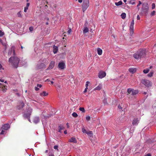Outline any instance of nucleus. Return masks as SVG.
<instances>
[{
  "mask_svg": "<svg viewBox=\"0 0 156 156\" xmlns=\"http://www.w3.org/2000/svg\"><path fill=\"white\" fill-rule=\"evenodd\" d=\"M87 133H87L88 134V135H90V134H92V132L91 131H89V132H87Z\"/></svg>",
  "mask_w": 156,
  "mask_h": 156,
  "instance_id": "nucleus-52",
  "label": "nucleus"
},
{
  "mask_svg": "<svg viewBox=\"0 0 156 156\" xmlns=\"http://www.w3.org/2000/svg\"><path fill=\"white\" fill-rule=\"evenodd\" d=\"M35 90L36 91H38L39 90V89L38 87H35L34 88Z\"/></svg>",
  "mask_w": 156,
  "mask_h": 156,
  "instance_id": "nucleus-49",
  "label": "nucleus"
},
{
  "mask_svg": "<svg viewBox=\"0 0 156 156\" xmlns=\"http://www.w3.org/2000/svg\"><path fill=\"white\" fill-rule=\"evenodd\" d=\"M0 69H4V68H3L2 66V65L0 63Z\"/></svg>",
  "mask_w": 156,
  "mask_h": 156,
  "instance_id": "nucleus-51",
  "label": "nucleus"
},
{
  "mask_svg": "<svg viewBox=\"0 0 156 156\" xmlns=\"http://www.w3.org/2000/svg\"><path fill=\"white\" fill-rule=\"evenodd\" d=\"M58 145H55L54 147V148L55 150H58Z\"/></svg>",
  "mask_w": 156,
  "mask_h": 156,
  "instance_id": "nucleus-44",
  "label": "nucleus"
},
{
  "mask_svg": "<svg viewBox=\"0 0 156 156\" xmlns=\"http://www.w3.org/2000/svg\"><path fill=\"white\" fill-rule=\"evenodd\" d=\"M144 156H151V155L150 153H148L147 154L145 155Z\"/></svg>",
  "mask_w": 156,
  "mask_h": 156,
  "instance_id": "nucleus-54",
  "label": "nucleus"
},
{
  "mask_svg": "<svg viewBox=\"0 0 156 156\" xmlns=\"http://www.w3.org/2000/svg\"><path fill=\"white\" fill-rule=\"evenodd\" d=\"M134 24V20H132L130 27V33L133 34V26Z\"/></svg>",
  "mask_w": 156,
  "mask_h": 156,
  "instance_id": "nucleus-9",
  "label": "nucleus"
},
{
  "mask_svg": "<svg viewBox=\"0 0 156 156\" xmlns=\"http://www.w3.org/2000/svg\"><path fill=\"white\" fill-rule=\"evenodd\" d=\"M5 132V131L3 130H2L1 132L0 133V134H4Z\"/></svg>",
  "mask_w": 156,
  "mask_h": 156,
  "instance_id": "nucleus-47",
  "label": "nucleus"
},
{
  "mask_svg": "<svg viewBox=\"0 0 156 156\" xmlns=\"http://www.w3.org/2000/svg\"><path fill=\"white\" fill-rule=\"evenodd\" d=\"M25 105L23 101H22L20 102V104L19 105H18L17 108L18 109L20 110V109H22L23 107H24Z\"/></svg>",
  "mask_w": 156,
  "mask_h": 156,
  "instance_id": "nucleus-12",
  "label": "nucleus"
},
{
  "mask_svg": "<svg viewBox=\"0 0 156 156\" xmlns=\"http://www.w3.org/2000/svg\"><path fill=\"white\" fill-rule=\"evenodd\" d=\"M71 32V29H70L68 31V34H70V33Z\"/></svg>",
  "mask_w": 156,
  "mask_h": 156,
  "instance_id": "nucleus-56",
  "label": "nucleus"
},
{
  "mask_svg": "<svg viewBox=\"0 0 156 156\" xmlns=\"http://www.w3.org/2000/svg\"><path fill=\"white\" fill-rule=\"evenodd\" d=\"M55 65V62L54 61H51L47 69L49 70L52 69L54 67Z\"/></svg>",
  "mask_w": 156,
  "mask_h": 156,
  "instance_id": "nucleus-14",
  "label": "nucleus"
},
{
  "mask_svg": "<svg viewBox=\"0 0 156 156\" xmlns=\"http://www.w3.org/2000/svg\"><path fill=\"white\" fill-rule=\"evenodd\" d=\"M0 81L2 82H4V80H3L0 79Z\"/></svg>",
  "mask_w": 156,
  "mask_h": 156,
  "instance_id": "nucleus-61",
  "label": "nucleus"
},
{
  "mask_svg": "<svg viewBox=\"0 0 156 156\" xmlns=\"http://www.w3.org/2000/svg\"><path fill=\"white\" fill-rule=\"evenodd\" d=\"M139 120L137 118H135L132 122V124L133 125H136L139 122Z\"/></svg>",
  "mask_w": 156,
  "mask_h": 156,
  "instance_id": "nucleus-13",
  "label": "nucleus"
},
{
  "mask_svg": "<svg viewBox=\"0 0 156 156\" xmlns=\"http://www.w3.org/2000/svg\"><path fill=\"white\" fill-rule=\"evenodd\" d=\"M102 50L99 48L97 49V53L98 55H101L102 54Z\"/></svg>",
  "mask_w": 156,
  "mask_h": 156,
  "instance_id": "nucleus-21",
  "label": "nucleus"
},
{
  "mask_svg": "<svg viewBox=\"0 0 156 156\" xmlns=\"http://www.w3.org/2000/svg\"><path fill=\"white\" fill-rule=\"evenodd\" d=\"M10 128V126L8 123L4 124L2 126V129L8 130Z\"/></svg>",
  "mask_w": 156,
  "mask_h": 156,
  "instance_id": "nucleus-10",
  "label": "nucleus"
},
{
  "mask_svg": "<svg viewBox=\"0 0 156 156\" xmlns=\"http://www.w3.org/2000/svg\"><path fill=\"white\" fill-rule=\"evenodd\" d=\"M146 55V51L144 50L140 49L133 54V57L136 59H138L143 57Z\"/></svg>",
  "mask_w": 156,
  "mask_h": 156,
  "instance_id": "nucleus-2",
  "label": "nucleus"
},
{
  "mask_svg": "<svg viewBox=\"0 0 156 156\" xmlns=\"http://www.w3.org/2000/svg\"><path fill=\"white\" fill-rule=\"evenodd\" d=\"M50 82L52 84H53V83H54V82L53 81H50Z\"/></svg>",
  "mask_w": 156,
  "mask_h": 156,
  "instance_id": "nucleus-64",
  "label": "nucleus"
},
{
  "mask_svg": "<svg viewBox=\"0 0 156 156\" xmlns=\"http://www.w3.org/2000/svg\"><path fill=\"white\" fill-rule=\"evenodd\" d=\"M102 85L101 84H99L98 87L95 88V90H100L101 88Z\"/></svg>",
  "mask_w": 156,
  "mask_h": 156,
  "instance_id": "nucleus-23",
  "label": "nucleus"
},
{
  "mask_svg": "<svg viewBox=\"0 0 156 156\" xmlns=\"http://www.w3.org/2000/svg\"><path fill=\"white\" fill-rule=\"evenodd\" d=\"M64 134H66L67 133L66 130L64 131Z\"/></svg>",
  "mask_w": 156,
  "mask_h": 156,
  "instance_id": "nucleus-60",
  "label": "nucleus"
},
{
  "mask_svg": "<svg viewBox=\"0 0 156 156\" xmlns=\"http://www.w3.org/2000/svg\"><path fill=\"white\" fill-rule=\"evenodd\" d=\"M72 116L74 117H76L78 116V115L77 113L75 112H74L72 114Z\"/></svg>",
  "mask_w": 156,
  "mask_h": 156,
  "instance_id": "nucleus-33",
  "label": "nucleus"
},
{
  "mask_svg": "<svg viewBox=\"0 0 156 156\" xmlns=\"http://www.w3.org/2000/svg\"><path fill=\"white\" fill-rule=\"evenodd\" d=\"M130 3L132 5H134L135 4V2H130Z\"/></svg>",
  "mask_w": 156,
  "mask_h": 156,
  "instance_id": "nucleus-57",
  "label": "nucleus"
},
{
  "mask_svg": "<svg viewBox=\"0 0 156 156\" xmlns=\"http://www.w3.org/2000/svg\"><path fill=\"white\" fill-rule=\"evenodd\" d=\"M12 52L13 53V54L14 55V54H15V51H14V50L13 49H12V48L11 49V50L10 52L9 51L8 52V54L9 55H11V53Z\"/></svg>",
  "mask_w": 156,
  "mask_h": 156,
  "instance_id": "nucleus-31",
  "label": "nucleus"
},
{
  "mask_svg": "<svg viewBox=\"0 0 156 156\" xmlns=\"http://www.w3.org/2000/svg\"><path fill=\"white\" fill-rule=\"evenodd\" d=\"M45 81H50V80L49 79H47L45 80Z\"/></svg>",
  "mask_w": 156,
  "mask_h": 156,
  "instance_id": "nucleus-63",
  "label": "nucleus"
},
{
  "mask_svg": "<svg viewBox=\"0 0 156 156\" xmlns=\"http://www.w3.org/2000/svg\"><path fill=\"white\" fill-rule=\"evenodd\" d=\"M68 141L71 143H77V141L76 138L74 137H72Z\"/></svg>",
  "mask_w": 156,
  "mask_h": 156,
  "instance_id": "nucleus-11",
  "label": "nucleus"
},
{
  "mask_svg": "<svg viewBox=\"0 0 156 156\" xmlns=\"http://www.w3.org/2000/svg\"><path fill=\"white\" fill-rule=\"evenodd\" d=\"M103 102L105 105L107 104V99L106 98H104L103 100Z\"/></svg>",
  "mask_w": 156,
  "mask_h": 156,
  "instance_id": "nucleus-35",
  "label": "nucleus"
},
{
  "mask_svg": "<svg viewBox=\"0 0 156 156\" xmlns=\"http://www.w3.org/2000/svg\"><path fill=\"white\" fill-rule=\"evenodd\" d=\"M4 34V32H2L1 30H0V37L3 36Z\"/></svg>",
  "mask_w": 156,
  "mask_h": 156,
  "instance_id": "nucleus-36",
  "label": "nucleus"
},
{
  "mask_svg": "<svg viewBox=\"0 0 156 156\" xmlns=\"http://www.w3.org/2000/svg\"><path fill=\"white\" fill-rule=\"evenodd\" d=\"M152 9H154L155 8V3H153L152 5Z\"/></svg>",
  "mask_w": 156,
  "mask_h": 156,
  "instance_id": "nucleus-39",
  "label": "nucleus"
},
{
  "mask_svg": "<svg viewBox=\"0 0 156 156\" xmlns=\"http://www.w3.org/2000/svg\"><path fill=\"white\" fill-rule=\"evenodd\" d=\"M155 11H153L151 13V16H154L155 15Z\"/></svg>",
  "mask_w": 156,
  "mask_h": 156,
  "instance_id": "nucleus-41",
  "label": "nucleus"
},
{
  "mask_svg": "<svg viewBox=\"0 0 156 156\" xmlns=\"http://www.w3.org/2000/svg\"><path fill=\"white\" fill-rule=\"evenodd\" d=\"M28 110L30 111V112L28 113H25L24 115V116L25 118H27L29 119L30 115H31V113L32 109L30 108H29L28 109Z\"/></svg>",
  "mask_w": 156,
  "mask_h": 156,
  "instance_id": "nucleus-7",
  "label": "nucleus"
},
{
  "mask_svg": "<svg viewBox=\"0 0 156 156\" xmlns=\"http://www.w3.org/2000/svg\"><path fill=\"white\" fill-rule=\"evenodd\" d=\"M17 16L19 17H21L22 15L21 14V11H20L17 13Z\"/></svg>",
  "mask_w": 156,
  "mask_h": 156,
  "instance_id": "nucleus-37",
  "label": "nucleus"
},
{
  "mask_svg": "<svg viewBox=\"0 0 156 156\" xmlns=\"http://www.w3.org/2000/svg\"><path fill=\"white\" fill-rule=\"evenodd\" d=\"M30 3H27L26 5V7L24 8V12H26L27 11V10L28 9V7L29 6Z\"/></svg>",
  "mask_w": 156,
  "mask_h": 156,
  "instance_id": "nucleus-24",
  "label": "nucleus"
},
{
  "mask_svg": "<svg viewBox=\"0 0 156 156\" xmlns=\"http://www.w3.org/2000/svg\"><path fill=\"white\" fill-rule=\"evenodd\" d=\"M53 52L54 54H56L57 53L58 51V47L55 45L53 46Z\"/></svg>",
  "mask_w": 156,
  "mask_h": 156,
  "instance_id": "nucleus-17",
  "label": "nucleus"
},
{
  "mask_svg": "<svg viewBox=\"0 0 156 156\" xmlns=\"http://www.w3.org/2000/svg\"><path fill=\"white\" fill-rule=\"evenodd\" d=\"M120 95L119 96V97L120 98H123L124 97V95H123V93L121 91L120 92Z\"/></svg>",
  "mask_w": 156,
  "mask_h": 156,
  "instance_id": "nucleus-34",
  "label": "nucleus"
},
{
  "mask_svg": "<svg viewBox=\"0 0 156 156\" xmlns=\"http://www.w3.org/2000/svg\"><path fill=\"white\" fill-rule=\"evenodd\" d=\"M149 70L150 69H145L143 70V72L144 73L146 74L147 73L149 72Z\"/></svg>",
  "mask_w": 156,
  "mask_h": 156,
  "instance_id": "nucleus-29",
  "label": "nucleus"
},
{
  "mask_svg": "<svg viewBox=\"0 0 156 156\" xmlns=\"http://www.w3.org/2000/svg\"><path fill=\"white\" fill-rule=\"evenodd\" d=\"M129 71L130 73H133L136 72V68H131L129 69Z\"/></svg>",
  "mask_w": 156,
  "mask_h": 156,
  "instance_id": "nucleus-16",
  "label": "nucleus"
},
{
  "mask_svg": "<svg viewBox=\"0 0 156 156\" xmlns=\"http://www.w3.org/2000/svg\"><path fill=\"white\" fill-rule=\"evenodd\" d=\"M141 4H142V3L141 2V1H139V3L137 5V7H138Z\"/></svg>",
  "mask_w": 156,
  "mask_h": 156,
  "instance_id": "nucleus-45",
  "label": "nucleus"
},
{
  "mask_svg": "<svg viewBox=\"0 0 156 156\" xmlns=\"http://www.w3.org/2000/svg\"><path fill=\"white\" fill-rule=\"evenodd\" d=\"M0 88L1 89V90H2L3 92H5L7 90V89L5 88V87L2 85L0 86Z\"/></svg>",
  "mask_w": 156,
  "mask_h": 156,
  "instance_id": "nucleus-18",
  "label": "nucleus"
},
{
  "mask_svg": "<svg viewBox=\"0 0 156 156\" xmlns=\"http://www.w3.org/2000/svg\"><path fill=\"white\" fill-rule=\"evenodd\" d=\"M137 20H140V17L139 15H138L137 16Z\"/></svg>",
  "mask_w": 156,
  "mask_h": 156,
  "instance_id": "nucleus-55",
  "label": "nucleus"
},
{
  "mask_svg": "<svg viewBox=\"0 0 156 156\" xmlns=\"http://www.w3.org/2000/svg\"><path fill=\"white\" fill-rule=\"evenodd\" d=\"M139 92L138 90H134L133 89L131 95H135L137 94Z\"/></svg>",
  "mask_w": 156,
  "mask_h": 156,
  "instance_id": "nucleus-19",
  "label": "nucleus"
},
{
  "mask_svg": "<svg viewBox=\"0 0 156 156\" xmlns=\"http://www.w3.org/2000/svg\"><path fill=\"white\" fill-rule=\"evenodd\" d=\"M49 156H54V155L53 154H51L49 155Z\"/></svg>",
  "mask_w": 156,
  "mask_h": 156,
  "instance_id": "nucleus-62",
  "label": "nucleus"
},
{
  "mask_svg": "<svg viewBox=\"0 0 156 156\" xmlns=\"http://www.w3.org/2000/svg\"><path fill=\"white\" fill-rule=\"evenodd\" d=\"M90 118L89 116H87L86 117V119L87 121H89L90 120Z\"/></svg>",
  "mask_w": 156,
  "mask_h": 156,
  "instance_id": "nucleus-43",
  "label": "nucleus"
},
{
  "mask_svg": "<svg viewBox=\"0 0 156 156\" xmlns=\"http://www.w3.org/2000/svg\"><path fill=\"white\" fill-rule=\"evenodd\" d=\"M89 0H84L82 5L83 10L84 12L89 7Z\"/></svg>",
  "mask_w": 156,
  "mask_h": 156,
  "instance_id": "nucleus-3",
  "label": "nucleus"
},
{
  "mask_svg": "<svg viewBox=\"0 0 156 156\" xmlns=\"http://www.w3.org/2000/svg\"><path fill=\"white\" fill-rule=\"evenodd\" d=\"M79 110L82 112H85V110L84 108L83 107H80L79 108Z\"/></svg>",
  "mask_w": 156,
  "mask_h": 156,
  "instance_id": "nucleus-32",
  "label": "nucleus"
},
{
  "mask_svg": "<svg viewBox=\"0 0 156 156\" xmlns=\"http://www.w3.org/2000/svg\"><path fill=\"white\" fill-rule=\"evenodd\" d=\"M121 16L122 19H124L126 17V14L125 13H123L121 15Z\"/></svg>",
  "mask_w": 156,
  "mask_h": 156,
  "instance_id": "nucleus-28",
  "label": "nucleus"
},
{
  "mask_svg": "<svg viewBox=\"0 0 156 156\" xmlns=\"http://www.w3.org/2000/svg\"><path fill=\"white\" fill-rule=\"evenodd\" d=\"M82 132H83V133H88L87 132V131L84 128H83L82 129Z\"/></svg>",
  "mask_w": 156,
  "mask_h": 156,
  "instance_id": "nucleus-38",
  "label": "nucleus"
},
{
  "mask_svg": "<svg viewBox=\"0 0 156 156\" xmlns=\"http://www.w3.org/2000/svg\"><path fill=\"white\" fill-rule=\"evenodd\" d=\"M142 11L146 13H147L148 10V4L147 3L143 4L142 8Z\"/></svg>",
  "mask_w": 156,
  "mask_h": 156,
  "instance_id": "nucleus-5",
  "label": "nucleus"
},
{
  "mask_svg": "<svg viewBox=\"0 0 156 156\" xmlns=\"http://www.w3.org/2000/svg\"><path fill=\"white\" fill-rule=\"evenodd\" d=\"M23 62V63L22 64L23 65H24L26 63V62Z\"/></svg>",
  "mask_w": 156,
  "mask_h": 156,
  "instance_id": "nucleus-59",
  "label": "nucleus"
},
{
  "mask_svg": "<svg viewBox=\"0 0 156 156\" xmlns=\"http://www.w3.org/2000/svg\"><path fill=\"white\" fill-rule=\"evenodd\" d=\"M29 30L30 31H32L34 30V28L32 27H29Z\"/></svg>",
  "mask_w": 156,
  "mask_h": 156,
  "instance_id": "nucleus-42",
  "label": "nucleus"
},
{
  "mask_svg": "<svg viewBox=\"0 0 156 156\" xmlns=\"http://www.w3.org/2000/svg\"><path fill=\"white\" fill-rule=\"evenodd\" d=\"M37 86L38 87H39L40 88H41L42 87V85L41 84H37Z\"/></svg>",
  "mask_w": 156,
  "mask_h": 156,
  "instance_id": "nucleus-48",
  "label": "nucleus"
},
{
  "mask_svg": "<svg viewBox=\"0 0 156 156\" xmlns=\"http://www.w3.org/2000/svg\"><path fill=\"white\" fill-rule=\"evenodd\" d=\"M20 61L19 58L17 57H11L9 60V62L13 67L16 68L18 67Z\"/></svg>",
  "mask_w": 156,
  "mask_h": 156,
  "instance_id": "nucleus-1",
  "label": "nucleus"
},
{
  "mask_svg": "<svg viewBox=\"0 0 156 156\" xmlns=\"http://www.w3.org/2000/svg\"><path fill=\"white\" fill-rule=\"evenodd\" d=\"M89 31V29L88 28L86 27H85L83 30V32L84 34H85L87 32H88Z\"/></svg>",
  "mask_w": 156,
  "mask_h": 156,
  "instance_id": "nucleus-25",
  "label": "nucleus"
},
{
  "mask_svg": "<svg viewBox=\"0 0 156 156\" xmlns=\"http://www.w3.org/2000/svg\"><path fill=\"white\" fill-rule=\"evenodd\" d=\"M90 83V82L89 81H87L86 82V85H85V86H86V87H88L89 85V84Z\"/></svg>",
  "mask_w": 156,
  "mask_h": 156,
  "instance_id": "nucleus-40",
  "label": "nucleus"
},
{
  "mask_svg": "<svg viewBox=\"0 0 156 156\" xmlns=\"http://www.w3.org/2000/svg\"><path fill=\"white\" fill-rule=\"evenodd\" d=\"M118 108H119V109H122V108L121 107V106L119 105L118 106Z\"/></svg>",
  "mask_w": 156,
  "mask_h": 156,
  "instance_id": "nucleus-53",
  "label": "nucleus"
},
{
  "mask_svg": "<svg viewBox=\"0 0 156 156\" xmlns=\"http://www.w3.org/2000/svg\"><path fill=\"white\" fill-rule=\"evenodd\" d=\"M133 90V89H132L131 88H129L127 90L128 93L129 94H130L131 93H132Z\"/></svg>",
  "mask_w": 156,
  "mask_h": 156,
  "instance_id": "nucleus-27",
  "label": "nucleus"
},
{
  "mask_svg": "<svg viewBox=\"0 0 156 156\" xmlns=\"http://www.w3.org/2000/svg\"><path fill=\"white\" fill-rule=\"evenodd\" d=\"M39 121V119L38 117H36L34 119V122L35 123H37Z\"/></svg>",
  "mask_w": 156,
  "mask_h": 156,
  "instance_id": "nucleus-22",
  "label": "nucleus"
},
{
  "mask_svg": "<svg viewBox=\"0 0 156 156\" xmlns=\"http://www.w3.org/2000/svg\"><path fill=\"white\" fill-rule=\"evenodd\" d=\"M64 128V127L61 124H60L58 125V132L59 133L62 132V130H63Z\"/></svg>",
  "mask_w": 156,
  "mask_h": 156,
  "instance_id": "nucleus-15",
  "label": "nucleus"
},
{
  "mask_svg": "<svg viewBox=\"0 0 156 156\" xmlns=\"http://www.w3.org/2000/svg\"><path fill=\"white\" fill-rule=\"evenodd\" d=\"M40 95L41 96H45L48 95V93L45 91H43L42 93H41Z\"/></svg>",
  "mask_w": 156,
  "mask_h": 156,
  "instance_id": "nucleus-20",
  "label": "nucleus"
},
{
  "mask_svg": "<svg viewBox=\"0 0 156 156\" xmlns=\"http://www.w3.org/2000/svg\"><path fill=\"white\" fill-rule=\"evenodd\" d=\"M141 82L147 87H149L152 85V83L151 82L147 80L143 79L141 80Z\"/></svg>",
  "mask_w": 156,
  "mask_h": 156,
  "instance_id": "nucleus-4",
  "label": "nucleus"
},
{
  "mask_svg": "<svg viewBox=\"0 0 156 156\" xmlns=\"http://www.w3.org/2000/svg\"><path fill=\"white\" fill-rule=\"evenodd\" d=\"M87 89H88V87H86L85 90H84V91H83V92L84 93H86L87 92Z\"/></svg>",
  "mask_w": 156,
  "mask_h": 156,
  "instance_id": "nucleus-50",
  "label": "nucleus"
},
{
  "mask_svg": "<svg viewBox=\"0 0 156 156\" xmlns=\"http://www.w3.org/2000/svg\"><path fill=\"white\" fill-rule=\"evenodd\" d=\"M154 74V72H150V73H149L148 75L147 76H148L151 77L153 75V74Z\"/></svg>",
  "mask_w": 156,
  "mask_h": 156,
  "instance_id": "nucleus-30",
  "label": "nucleus"
},
{
  "mask_svg": "<svg viewBox=\"0 0 156 156\" xmlns=\"http://www.w3.org/2000/svg\"><path fill=\"white\" fill-rule=\"evenodd\" d=\"M83 0H78V2L80 3H81L82 2Z\"/></svg>",
  "mask_w": 156,
  "mask_h": 156,
  "instance_id": "nucleus-58",
  "label": "nucleus"
},
{
  "mask_svg": "<svg viewBox=\"0 0 156 156\" xmlns=\"http://www.w3.org/2000/svg\"><path fill=\"white\" fill-rule=\"evenodd\" d=\"M106 75V73L103 71H100L98 74V77L100 78H102L105 76Z\"/></svg>",
  "mask_w": 156,
  "mask_h": 156,
  "instance_id": "nucleus-8",
  "label": "nucleus"
},
{
  "mask_svg": "<svg viewBox=\"0 0 156 156\" xmlns=\"http://www.w3.org/2000/svg\"><path fill=\"white\" fill-rule=\"evenodd\" d=\"M66 67L65 62L64 61H62L59 62L58 65V68L60 69H64Z\"/></svg>",
  "mask_w": 156,
  "mask_h": 156,
  "instance_id": "nucleus-6",
  "label": "nucleus"
},
{
  "mask_svg": "<svg viewBox=\"0 0 156 156\" xmlns=\"http://www.w3.org/2000/svg\"><path fill=\"white\" fill-rule=\"evenodd\" d=\"M58 89L59 90L61 89V86L60 85H58L57 87Z\"/></svg>",
  "mask_w": 156,
  "mask_h": 156,
  "instance_id": "nucleus-46",
  "label": "nucleus"
},
{
  "mask_svg": "<svg viewBox=\"0 0 156 156\" xmlns=\"http://www.w3.org/2000/svg\"><path fill=\"white\" fill-rule=\"evenodd\" d=\"M122 2L121 1H119L118 2H116L115 3V4L117 6H119L122 5Z\"/></svg>",
  "mask_w": 156,
  "mask_h": 156,
  "instance_id": "nucleus-26",
  "label": "nucleus"
}]
</instances>
